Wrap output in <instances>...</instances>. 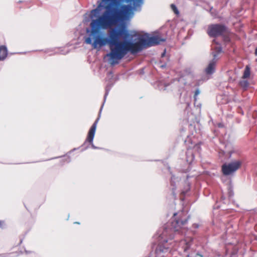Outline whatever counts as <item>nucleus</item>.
<instances>
[{"label": "nucleus", "mask_w": 257, "mask_h": 257, "mask_svg": "<svg viewBox=\"0 0 257 257\" xmlns=\"http://www.w3.org/2000/svg\"><path fill=\"white\" fill-rule=\"evenodd\" d=\"M102 1L103 5L99 7H103L105 11L97 19L91 21V31L85 42L94 49L108 44L110 52L107 56L112 61V65L118 63L129 52L136 53L166 41L159 36L142 38L136 43L129 40L130 34L123 21L130 11L141 10L143 0Z\"/></svg>", "instance_id": "f257e3e1"}, {"label": "nucleus", "mask_w": 257, "mask_h": 257, "mask_svg": "<svg viewBox=\"0 0 257 257\" xmlns=\"http://www.w3.org/2000/svg\"><path fill=\"white\" fill-rule=\"evenodd\" d=\"M188 218L189 217L187 218L176 219L172 222L170 228L164 227L162 233L158 236V244L155 250V253L157 255L162 252L168 251L170 248L176 249V245L181 247L185 252L190 248L192 241L191 238L187 237L177 242L172 240L173 237L171 235L173 232L178 231L182 226L186 224Z\"/></svg>", "instance_id": "f03ea898"}, {"label": "nucleus", "mask_w": 257, "mask_h": 257, "mask_svg": "<svg viewBox=\"0 0 257 257\" xmlns=\"http://www.w3.org/2000/svg\"><path fill=\"white\" fill-rule=\"evenodd\" d=\"M228 31L227 27L222 24H212L208 26L207 34L211 37L222 36Z\"/></svg>", "instance_id": "7ed1b4c3"}, {"label": "nucleus", "mask_w": 257, "mask_h": 257, "mask_svg": "<svg viewBox=\"0 0 257 257\" xmlns=\"http://www.w3.org/2000/svg\"><path fill=\"white\" fill-rule=\"evenodd\" d=\"M239 160L235 161L229 163H225L222 166V172L223 175L228 176L234 173L241 165Z\"/></svg>", "instance_id": "20e7f679"}, {"label": "nucleus", "mask_w": 257, "mask_h": 257, "mask_svg": "<svg viewBox=\"0 0 257 257\" xmlns=\"http://www.w3.org/2000/svg\"><path fill=\"white\" fill-rule=\"evenodd\" d=\"M99 119V118L98 117L95 120V121H94L93 124L92 125V126H91V127L88 132L87 137V138H86L85 142V143H86L87 142H88L91 145L92 147L94 149H95L96 147L93 144V138H94V137L95 135L97 124L98 123Z\"/></svg>", "instance_id": "39448f33"}, {"label": "nucleus", "mask_w": 257, "mask_h": 257, "mask_svg": "<svg viewBox=\"0 0 257 257\" xmlns=\"http://www.w3.org/2000/svg\"><path fill=\"white\" fill-rule=\"evenodd\" d=\"M212 49L213 51L212 52L213 58L217 60L218 54L222 51V47L220 44L218 43L215 39L212 42Z\"/></svg>", "instance_id": "423d86ee"}, {"label": "nucleus", "mask_w": 257, "mask_h": 257, "mask_svg": "<svg viewBox=\"0 0 257 257\" xmlns=\"http://www.w3.org/2000/svg\"><path fill=\"white\" fill-rule=\"evenodd\" d=\"M216 61V59L213 58L210 62L208 66L205 69V72L207 74H212L214 72Z\"/></svg>", "instance_id": "0eeeda50"}, {"label": "nucleus", "mask_w": 257, "mask_h": 257, "mask_svg": "<svg viewBox=\"0 0 257 257\" xmlns=\"http://www.w3.org/2000/svg\"><path fill=\"white\" fill-rule=\"evenodd\" d=\"M8 54L7 49L6 46H0V60H4Z\"/></svg>", "instance_id": "6e6552de"}, {"label": "nucleus", "mask_w": 257, "mask_h": 257, "mask_svg": "<svg viewBox=\"0 0 257 257\" xmlns=\"http://www.w3.org/2000/svg\"><path fill=\"white\" fill-rule=\"evenodd\" d=\"M250 67L249 65L245 66L243 73L242 76V79H247L250 77Z\"/></svg>", "instance_id": "1a4fd4ad"}, {"label": "nucleus", "mask_w": 257, "mask_h": 257, "mask_svg": "<svg viewBox=\"0 0 257 257\" xmlns=\"http://www.w3.org/2000/svg\"><path fill=\"white\" fill-rule=\"evenodd\" d=\"M194 159V155L190 150L186 152V161L189 164H191Z\"/></svg>", "instance_id": "9d476101"}, {"label": "nucleus", "mask_w": 257, "mask_h": 257, "mask_svg": "<svg viewBox=\"0 0 257 257\" xmlns=\"http://www.w3.org/2000/svg\"><path fill=\"white\" fill-rule=\"evenodd\" d=\"M239 85L244 90H246L249 86V83L246 80H242L239 81Z\"/></svg>", "instance_id": "9b49d317"}, {"label": "nucleus", "mask_w": 257, "mask_h": 257, "mask_svg": "<svg viewBox=\"0 0 257 257\" xmlns=\"http://www.w3.org/2000/svg\"><path fill=\"white\" fill-rule=\"evenodd\" d=\"M171 8L173 10L174 12L176 13V14H178L179 13V12L176 8V7L173 5V4H172L171 5Z\"/></svg>", "instance_id": "f8f14e48"}, {"label": "nucleus", "mask_w": 257, "mask_h": 257, "mask_svg": "<svg viewBox=\"0 0 257 257\" xmlns=\"http://www.w3.org/2000/svg\"><path fill=\"white\" fill-rule=\"evenodd\" d=\"M99 12V10L97 9H96L95 10H93L92 11L91 13L92 14H94L95 15L96 14L98 13Z\"/></svg>", "instance_id": "ddd939ff"}, {"label": "nucleus", "mask_w": 257, "mask_h": 257, "mask_svg": "<svg viewBox=\"0 0 257 257\" xmlns=\"http://www.w3.org/2000/svg\"><path fill=\"white\" fill-rule=\"evenodd\" d=\"M108 90L106 89V92H105V95H104V101L105 100V99H106V96L108 95Z\"/></svg>", "instance_id": "4468645a"}, {"label": "nucleus", "mask_w": 257, "mask_h": 257, "mask_svg": "<svg viewBox=\"0 0 257 257\" xmlns=\"http://www.w3.org/2000/svg\"><path fill=\"white\" fill-rule=\"evenodd\" d=\"M200 93V91L198 89H196L195 92V97L198 95Z\"/></svg>", "instance_id": "2eb2a0df"}, {"label": "nucleus", "mask_w": 257, "mask_h": 257, "mask_svg": "<svg viewBox=\"0 0 257 257\" xmlns=\"http://www.w3.org/2000/svg\"><path fill=\"white\" fill-rule=\"evenodd\" d=\"M196 256L197 257H202V256L201 254H199V253H196Z\"/></svg>", "instance_id": "dca6fc26"}, {"label": "nucleus", "mask_w": 257, "mask_h": 257, "mask_svg": "<svg viewBox=\"0 0 257 257\" xmlns=\"http://www.w3.org/2000/svg\"><path fill=\"white\" fill-rule=\"evenodd\" d=\"M254 54L255 56H257V47L256 48V49L255 50Z\"/></svg>", "instance_id": "f3484780"}, {"label": "nucleus", "mask_w": 257, "mask_h": 257, "mask_svg": "<svg viewBox=\"0 0 257 257\" xmlns=\"http://www.w3.org/2000/svg\"><path fill=\"white\" fill-rule=\"evenodd\" d=\"M4 223L3 221H0V227L2 225L3 223Z\"/></svg>", "instance_id": "a211bd4d"}, {"label": "nucleus", "mask_w": 257, "mask_h": 257, "mask_svg": "<svg viewBox=\"0 0 257 257\" xmlns=\"http://www.w3.org/2000/svg\"><path fill=\"white\" fill-rule=\"evenodd\" d=\"M86 32L87 33H89L90 31L88 29H87Z\"/></svg>", "instance_id": "6ab92c4d"}, {"label": "nucleus", "mask_w": 257, "mask_h": 257, "mask_svg": "<svg viewBox=\"0 0 257 257\" xmlns=\"http://www.w3.org/2000/svg\"><path fill=\"white\" fill-rule=\"evenodd\" d=\"M102 106H103V105H102L101 108H100V112L101 111V110H102Z\"/></svg>", "instance_id": "aec40b11"}, {"label": "nucleus", "mask_w": 257, "mask_h": 257, "mask_svg": "<svg viewBox=\"0 0 257 257\" xmlns=\"http://www.w3.org/2000/svg\"><path fill=\"white\" fill-rule=\"evenodd\" d=\"M176 215H177V213H175L174 214V216H176Z\"/></svg>", "instance_id": "412c9836"}, {"label": "nucleus", "mask_w": 257, "mask_h": 257, "mask_svg": "<svg viewBox=\"0 0 257 257\" xmlns=\"http://www.w3.org/2000/svg\"><path fill=\"white\" fill-rule=\"evenodd\" d=\"M187 256H188V257H190V255H189V254H188V255H187Z\"/></svg>", "instance_id": "4be33fe9"}]
</instances>
